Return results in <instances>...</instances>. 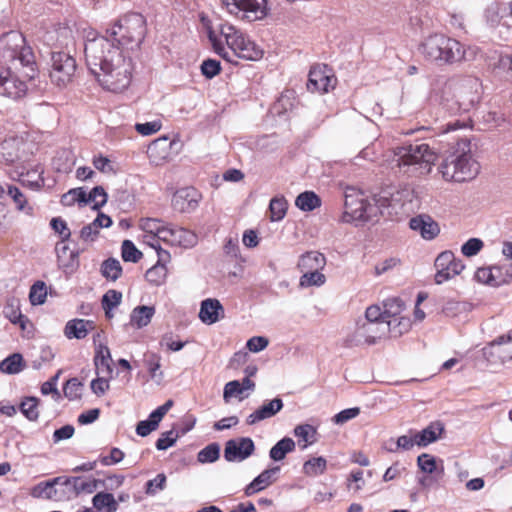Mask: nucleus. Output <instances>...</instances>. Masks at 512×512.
<instances>
[{"label": "nucleus", "mask_w": 512, "mask_h": 512, "mask_svg": "<svg viewBox=\"0 0 512 512\" xmlns=\"http://www.w3.org/2000/svg\"><path fill=\"white\" fill-rule=\"evenodd\" d=\"M145 35V18L129 13L107 28L105 35L87 38L86 65L104 89L118 93L129 87L134 70L131 53L140 48Z\"/></svg>", "instance_id": "obj_1"}, {"label": "nucleus", "mask_w": 512, "mask_h": 512, "mask_svg": "<svg viewBox=\"0 0 512 512\" xmlns=\"http://www.w3.org/2000/svg\"><path fill=\"white\" fill-rule=\"evenodd\" d=\"M201 21L214 52L224 60L238 64L236 59L258 61L263 57V50L236 26L220 22L214 27L204 15Z\"/></svg>", "instance_id": "obj_2"}, {"label": "nucleus", "mask_w": 512, "mask_h": 512, "mask_svg": "<svg viewBox=\"0 0 512 512\" xmlns=\"http://www.w3.org/2000/svg\"><path fill=\"white\" fill-rule=\"evenodd\" d=\"M477 85L476 79H441L437 81L431 96L448 114L469 111L478 97L472 89Z\"/></svg>", "instance_id": "obj_3"}, {"label": "nucleus", "mask_w": 512, "mask_h": 512, "mask_svg": "<svg viewBox=\"0 0 512 512\" xmlns=\"http://www.w3.org/2000/svg\"><path fill=\"white\" fill-rule=\"evenodd\" d=\"M424 58L437 66L452 65L461 61H470L475 57L476 49L464 45L444 34H433L421 44Z\"/></svg>", "instance_id": "obj_4"}, {"label": "nucleus", "mask_w": 512, "mask_h": 512, "mask_svg": "<svg viewBox=\"0 0 512 512\" xmlns=\"http://www.w3.org/2000/svg\"><path fill=\"white\" fill-rule=\"evenodd\" d=\"M446 181L465 182L472 180L479 173V164L471 155L468 139H460L446 151V156L439 167Z\"/></svg>", "instance_id": "obj_5"}, {"label": "nucleus", "mask_w": 512, "mask_h": 512, "mask_svg": "<svg viewBox=\"0 0 512 512\" xmlns=\"http://www.w3.org/2000/svg\"><path fill=\"white\" fill-rule=\"evenodd\" d=\"M394 154L397 157L399 168L404 172L420 169V173H428L437 160V154L426 143L397 147Z\"/></svg>", "instance_id": "obj_6"}, {"label": "nucleus", "mask_w": 512, "mask_h": 512, "mask_svg": "<svg viewBox=\"0 0 512 512\" xmlns=\"http://www.w3.org/2000/svg\"><path fill=\"white\" fill-rule=\"evenodd\" d=\"M343 222L369 221L376 216V208L363 191L347 186L344 190Z\"/></svg>", "instance_id": "obj_7"}, {"label": "nucleus", "mask_w": 512, "mask_h": 512, "mask_svg": "<svg viewBox=\"0 0 512 512\" xmlns=\"http://www.w3.org/2000/svg\"><path fill=\"white\" fill-rule=\"evenodd\" d=\"M3 57L8 61L18 60L22 66L34 64L32 49L26 45L25 37L18 31H10L0 39Z\"/></svg>", "instance_id": "obj_8"}, {"label": "nucleus", "mask_w": 512, "mask_h": 512, "mask_svg": "<svg viewBox=\"0 0 512 512\" xmlns=\"http://www.w3.org/2000/svg\"><path fill=\"white\" fill-rule=\"evenodd\" d=\"M76 72L75 59L66 52H52L50 79L58 87H66Z\"/></svg>", "instance_id": "obj_9"}, {"label": "nucleus", "mask_w": 512, "mask_h": 512, "mask_svg": "<svg viewBox=\"0 0 512 512\" xmlns=\"http://www.w3.org/2000/svg\"><path fill=\"white\" fill-rule=\"evenodd\" d=\"M386 333L384 322H369L358 320L352 336L346 339V346L353 347L362 344L373 345Z\"/></svg>", "instance_id": "obj_10"}, {"label": "nucleus", "mask_w": 512, "mask_h": 512, "mask_svg": "<svg viewBox=\"0 0 512 512\" xmlns=\"http://www.w3.org/2000/svg\"><path fill=\"white\" fill-rule=\"evenodd\" d=\"M228 12L238 15L242 12V18L248 21H256L266 16V0H221Z\"/></svg>", "instance_id": "obj_11"}, {"label": "nucleus", "mask_w": 512, "mask_h": 512, "mask_svg": "<svg viewBox=\"0 0 512 512\" xmlns=\"http://www.w3.org/2000/svg\"><path fill=\"white\" fill-rule=\"evenodd\" d=\"M435 267L437 269L435 282L442 284L456 275H459L465 266L461 260L456 259L451 251H444L436 258Z\"/></svg>", "instance_id": "obj_12"}, {"label": "nucleus", "mask_w": 512, "mask_h": 512, "mask_svg": "<svg viewBox=\"0 0 512 512\" xmlns=\"http://www.w3.org/2000/svg\"><path fill=\"white\" fill-rule=\"evenodd\" d=\"M255 451L254 441L250 437L230 439L225 443L224 458L227 462H242Z\"/></svg>", "instance_id": "obj_13"}, {"label": "nucleus", "mask_w": 512, "mask_h": 512, "mask_svg": "<svg viewBox=\"0 0 512 512\" xmlns=\"http://www.w3.org/2000/svg\"><path fill=\"white\" fill-rule=\"evenodd\" d=\"M162 241L172 246L190 249L197 245L198 236L189 229L168 224L167 230L162 233Z\"/></svg>", "instance_id": "obj_14"}, {"label": "nucleus", "mask_w": 512, "mask_h": 512, "mask_svg": "<svg viewBox=\"0 0 512 512\" xmlns=\"http://www.w3.org/2000/svg\"><path fill=\"white\" fill-rule=\"evenodd\" d=\"M336 78L327 65L311 68L308 76L307 89L311 92L326 93L334 88Z\"/></svg>", "instance_id": "obj_15"}, {"label": "nucleus", "mask_w": 512, "mask_h": 512, "mask_svg": "<svg viewBox=\"0 0 512 512\" xmlns=\"http://www.w3.org/2000/svg\"><path fill=\"white\" fill-rule=\"evenodd\" d=\"M476 278L490 286L499 287L512 280V268L509 266H492L481 268L476 272Z\"/></svg>", "instance_id": "obj_16"}, {"label": "nucleus", "mask_w": 512, "mask_h": 512, "mask_svg": "<svg viewBox=\"0 0 512 512\" xmlns=\"http://www.w3.org/2000/svg\"><path fill=\"white\" fill-rule=\"evenodd\" d=\"M3 73L4 77L0 82V95L13 100L23 98L27 93L26 82L20 80L10 69L3 71Z\"/></svg>", "instance_id": "obj_17"}, {"label": "nucleus", "mask_w": 512, "mask_h": 512, "mask_svg": "<svg viewBox=\"0 0 512 512\" xmlns=\"http://www.w3.org/2000/svg\"><path fill=\"white\" fill-rule=\"evenodd\" d=\"M200 198L195 188L186 187L175 192L172 197V206L178 212L190 213L198 207Z\"/></svg>", "instance_id": "obj_18"}, {"label": "nucleus", "mask_w": 512, "mask_h": 512, "mask_svg": "<svg viewBox=\"0 0 512 512\" xmlns=\"http://www.w3.org/2000/svg\"><path fill=\"white\" fill-rule=\"evenodd\" d=\"M402 194V192L397 191L396 193L389 194V196L386 194L375 196L372 199V204L376 208V215L378 213L387 216L399 214L404 206L401 202Z\"/></svg>", "instance_id": "obj_19"}, {"label": "nucleus", "mask_w": 512, "mask_h": 512, "mask_svg": "<svg viewBox=\"0 0 512 512\" xmlns=\"http://www.w3.org/2000/svg\"><path fill=\"white\" fill-rule=\"evenodd\" d=\"M409 227L419 232L422 238L432 240L440 233L438 223L429 215L421 214L410 219Z\"/></svg>", "instance_id": "obj_20"}, {"label": "nucleus", "mask_w": 512, "mask_h": 512, "mask_svg": "<svg viewBox=\"0 0 512 512\" xmlns=\"http://www.w3.org/2000/svg\"><path fill=\"white\" fill-rule=\"evenodd\" d=\"M57 263L65 273H73L79 267V251L71 250L65 243H58L55 247Z\"/></svg>", "instance_id": "obj_21"}, {"label": "nucleus", "mask_w": 512, "mask_h": 512, "mask_svg": "<svg viewBox=\"0 0 512 512\" xmlns=\"http://www.w3.org/2000/svg\"><path fill=\"white\" fill-rule=\"evenodd\" d=\"M224 308L215 298H207L201 302L199 319L206 325H212L224 318Z\"/></svg>", "instance_id": "obj_22"}, {"label": "nucleus", "mask_w": 512, "mask_h": 512, "mask_svg": "<svg viewBox=\"0 0 512 512\" xmlns=\"http://www.w3.org/2000/svg\"><path fill=\"white\" fill-rule=\"evenodd\" d=\"M283 406V400L279 397L264 402L258 409L247 416L246 423L248 425H254L260 421L272 418Z\"/></svg>", "instance_id": "obj_23"}, {"label": "nucleus", "mask_w": 512, "mask_h": 512, "mask_svg": "<svg viewBox=\"0 0 512 512\" xmlns=\"http://www.w3.org/2000/svg\"><path fill=\"white\" fill-rule=\"evenodd\" d=\"M58 477L52 478L48 481H42L33 486L30 490V495L36 499H45L53 501H61V492H59Z\"/></svg>", "instance_id": "obj_24"}, {"label": "nucleus", "mask_w": 512, "mask_h": 512, "mask_svg": "<svg viewBox=\"0 0 512 512\" xmlns=\"http://www.w3.org/2000/svg\"><path fill=\"white\" fill-rule=\"evenodd\" d=\"M280 471V467H272L269 469H265L262 471L257 477L253 479L251 483H249L245 489L246 496H252L253 494L262 491L269 485H271L276 479L275 475Z\"/></svg>", "instance_id": "obj_25"}, {"label": "nucleus", "mask_w": 512, "mask_h": 512, "mask_svg": "<svg viewBox=\"0 0 512 512\" xmlns=\"http://www.w3.org/2000/svg\"><path fill=\"white\" fill-rule=\"evenodd\" d=\"M94 329V322L85 319L69 320L64 328V335L68 339H84Z\"/></svg>", "instance_id": "obj_26"}, {"label": "nucleus", "mask_w": 512, "mask_h": 512, "mask_svg": "<svg viewBox=\"0 0 512 512\" xmlns=\"http://www.w3.org/2000/svg\"><path fill=\"white\" fill-rule=\"evenodd\" d=\"M4 316L14 325H18L21 330L26 329V325L29 322L27 316L22 314L20 310V301L17 298L7 299L4 309Z\"/></svg>", "instance_id": "obj_27"}, {"label": "nucleus", "mask_w": 512, "mask_h": 512, "mask_svg": "<svg viewBox=\"0 0 512 512\" xmlns=\"http://www.w3.org/2000/svg\"><path fill=\"white\" fill-rule=\"evenodd\" d=\"M444 431V424L441 421L431 422L426 428L419 432H415L419 447H426L429 444L438 440Z\"/></svg>", "instance_id": "obj_28"}, {"label": "nucleus", "mask_w": 512, "mask_h": 512, "mask_svg": "<svg viewBox=\"0 0 512 512\" xmlns=\"http://www.w3.org/2000/svg\"><path fill=\"white\" fill-rule=\"evenodd\" d=\"M326 265L325 256L317 251H309L300 256L298 268L301 272L322 270Z\"/></svg>", "instance_id": "obj_29"}, {"label": "nucleus", "mask_w": 512, "mask_h": 512, "mask_svg": "<svg viewBox=\"0 0 512 512\" xmlns=\"http://www.w3.org/2000/svg\"><path fill=\"white\" fill-rule=\"evenodd\" d=\"M94 364L97 374L111 376L113 372L112 358L109 348L106 345L99 344L94 356Z\"/></svg>", "instance_id": "obj_30"}, {"label": "nucleus", "mask_w": 512, "mask_h": 512, "mask_svg": "<svg viewBox=\"0 0 512 512\" xmlns=\"http://www.w3.org/2000/svg\"><path fill=\"white\" fill-rule=\"evenodd\" d=\"M169 223H165L158 218H142L140 220V228L148 233L150 239L148 242L162 241V233L167 230Z\"/></svg>", "instance_id": "obj_31"}, {"label": "nucleus", "mask_w": 512, "mask_h": 512, "mask_svg": "<svg viewBox=\"0 0 512 512\" xmlns=\"http://www.w3.org/2000/svg\"><path fill=\"white\" fill-rule=\"evenodd\" d=\"M417 465L419 469L429 475L441 477L444 473L443 461H437L436 457L428 453H422L417 458Z\"/></svg>", "instance_id": "obj_32"}, {"label": "nucleus", "mask_w": 512, "mask_h": 512, "mask_svg": "<svg viewBox=\"0 0 512 512\" xmlns=\"http://www.w3.org/2000/svg\"><path fill=\"white\" fill-rule=\"evenodd\" d=\"M155 314L153 306H137L130 314V325L134 328L141 329L146 327Z\"/></svg>", "instance_id": "obj_33"}, {"label": "nucleus", "mask_w": 512, "mask_h": 512, "mask_svg": "<svg viewBox=\"0 0 512 512\" xmlns=\"http://www.w3.org/2000/svg\"><path fill=\"white\" fill-rule=\"evenodd\" d=\"M43 169L37 165L35 168L22 171L18 174V180L23 186L29 187L32 190H39L44 185V179L42 177Z\"/></svg>", "instance_id": "obj_34"}, {"label": "nucleus", "mask_w": 512, "mask_h": 512, "mask_svg": "<svg viewBox=\"0 0 512 512\" xmlns=\"http://www.w3.org/2000/svg\"><path fill=\"white\" fill-rule=\"evenodd\" d=\"M93 507L99 512H116L118 501L108 492H98L92 498Z\"/></svg>", "instance_id": "obj_35"}, {"label": "nucleus", "mask_w": 512, "mask_h": 512, "mask_svg": "<svg viewBox=\"0 0 512 512\" xmlns=\"http://www.w3.org/2000/svg\"><path fill=\"white\" fill-rule=\"evenodd\" d=\"M296 444L290 437H284L279 440L269 451V457L273 461H282L286 455L295 450Z\"/></svg>", "instance_id": "obj_36"}, {"label": "nucleus", "mask_w": 512, "mask_h": 512, "mask_svg": "<svg viewBox=\"0 0 512 512\" xmlns=\"http://www.w3.org/2000/svg\"><path fill=\"white\" fill-rule=\"evenodd\" d=\"M411 320L409 317H394L385 321L386 332L388 331L392 337H400L411 329Z\"/></svg>", "instance_id": "obj_37"}, {"label": "nucleus", "mask_w": 512, "mask_h": 512, "mask_svg": "<svg viewBox=\"0 0 512 512\" xmlns=\"http://www.w3.org/2000/svg\"><path fill=\"white\" fill-rule=\"evenodd\" d=\"M72 482L74 483V491L77 492L78 496L80 494H92L100 487V484H104L101 479L80 476L72 477Z\"/></svg>", "instance_id": "obj_38"}, {"label": "nucleus", "mask_w": 512, "mask_h": 512, "mask_svg": "<svg viewBox=\"0 0 512 512\" xmlns=\"http://www.w3.org/2000/svg\"><path fill=\"white\" fill-rule=\"evenodd\" d=\"M6 194L9 197H11V199L15 203L18 211H21L29 216L33 215V213H34L33 207L28 204L26 197L19 190L18 187L14 186V185H8Z\"/></svg>", "instance_id": "obj_39"}, {"label": "nucleus", "mask_w": 512, "mask_h": 512, "mask_svg": "<svg viewBox=\"0 0 512 512\" xmlns=\"http://www.w3.org/2000/svg\"><path fill=\"white\" fill-rule=\"evenodd\" d=\"M327 460L322 457H312L303 464L302 471L308 477H317L325 473Z\"/></svg>", "instance_id": "obj_40"}, {"label": "nucleus", "mask_w": 512, "mask_h": 512, "mask_svg": "<svg viewBox=\"0 0 512 512\" xmlns=\"http://www.w3.org/2000/svg\"><path fill=\"white\" fill-rule=\"evenodd\" d=\"M295 205L302 211H312L321 205V199L313 191H305L300 193Z\"/></svg>", "instance_id": "obj_41"}, {"label": "nucleus", "mask_w": 512, "mask_h": 512, "mask_svg": "<svg viewBox=\"0 0 512 512\" xmlns=\"http://www.w3.org/2000/svg\"><path fill=\"white\" fill-rule=\"evenodd\" d=\"M40 400L36 397H25L19 405V410L29 421H37L39 418Z\"/></svg>", "instance_id": "obj_42"}, {"label": "nucleus", "mask_w": 512, "mask_h": 512, "mask_svg": "<svg viewBox=\"0 0 512 512\" xmlns=\"http://www.w3.org/2000/svg\"><path fill=\"white\" fill-rule=\"evenodd\" d=\"M86 191L82 187L70 189L68 192L62 195L61 204L63 206H73L74 204H78L79 206H84L86 201Z\"/></svg>", "instance_id": "obj_43"}, {"label": "nucleus", "mask_w": 512, "mask_h": 512, "mask_svg": "<svg viewBox=\"0 0 512 512\" xmlns=\"http://www.w3.org/2000/svg\"><path fill=\"white\" fill-rule=\"evenodd\" d=\"M23 369V357L14 353L0 362V370L6 374H17Z\"/></svg>", "instance_id": "obj_44"}, {"label": "nucleus", "mask_w": 512, "mask_h": 512, "mask_svg": "<svg viewBox=\"0 0 512 512\" xmlns=\"http://www.w3.org/2000/svg\"><path fill=\"white\" fill-rule=\"evenodd\" d=\"M101 274L108 280L116 281L122 274V266L115 258L106 259L101 265Z\"/></svg>", "instance_id": "obj_45"}, {"label": "nucleus", "mask_w": 512, "mask_h": 512, "mask_svg": "<svg viewBox=\"0 0 512 512\" xmlns=\"http://www.w3.org/2000/svg\"><path fill=\"white\" fill-rule=\"evenodd\" d=\"M287 207L288 203L283 196L272 198L269 204L270 220L274 222L282 220L286 215Z\"/></svg>", "instance_id": "obj_46"}, {"label": "nucleus", "mask_w": 512, "mask_h": 512, "mask_svg": "<svg viewBox=\"0 0 512 512\" xmlns=\"http://www.w3.org/2000/svg\"><path fill=\"white\" fill-rule=\"evenodd\" d=\"M294 435L304 442L302 448L305 449L315 442L316 429L310 424L298 425L294 428Z\"/></svg>", "instance_id": "obj_47"}, {"label": "nucleus", "mask_w": 512, "mask_h": 512, "mask_svg": "<svg viewBox=\"0 0 512 512\" xmlns=\"http://www.w3.org/2000/svg\"><path fill=\"white\" fill-rule=\"evenodd\" d=\"M85 198V205L88 203H93L92 208L94 210H99L106 204L108 195L102 186H96L88 194L86 193Z\"/></svg>", "instance_id": "obj_48"}, {"label": "nucleus", "mask_w": 512, "mask_h": 512, "mask_svg": "<svg viewBox=\"0 0 512 512\" xmlns=\"http://www.w3.org/2000/svg\"><path fill=\"white\" fill-rule=\"evenodd\" d=\"M167 277V268L164 265L155 264L145 273L146 280L155 286L162 285Z\"/></svg>", "instance_id": "obj_49"}, {"label": "nucleus", "mask_w": 512, "mask_h": 512, "mask_svg": "<svg viewBox=\"0 0 512 512\" xmlns=\"http://www.w3.org/2000/svg\"><path fill=\"white\" fill-rule=\"evenodd\" d=\"M384 315L387 320L399 317L405 307V303L398 297L388 298L383 302Z\"/></svg>", "instance_id": "obj_50"}, {"label": "nucleus", "mask_w": 512, "mask_h": 512, "mask_svg": "<svg viewBox=\"0 0 512 512\" xmlns=\"http://www.w3.org/2000/svg\"><path fill=\"white\" fill-rule=\"evenodd\" d=\"M326 281V277L320 270L304 272L300 277L299 284L303 288L312 286H322Z\"/></svg>", "instance_id": "obj_51"}, {"label": "nucleus", "mask_w": 512, "mask_h": 512, "mask_svg": "<svg viewBox=\"0 0 512 512\" xmlns=\"http://www.w3.org/2000/svg\"><path fill=\"white\" fill-rule=\"evenodd\" d=\"M219 456V444L211 443L198 452L197 460L200 463H213L219 459Z\"/></svg>", "instance_id": "obj_52"}, {"label": "nucleus", "mask_w": 512, "mask_h": 512, "mask_svg": "<svg viewBox=\"0 0 512 512\" xmlns=\"http://www.w3.org/2000/svg\"><path fill=\"white\" fill-rule=\"evenodd\" d=\"M122 259L125 262L137 263L143 256L131 240H124L121 247Z\"/></svg>", "instance_id": "obj_53"}, {"label": "nucleus", "mask_w": 512, "mask_h": 512, "mask_svg": "<svg viewBox=\"0 0 512 512\" xmlns=\"http://www.w3.org/2000/svg\"><path fill=\"white\" fill-rule=\"evenodd\" d=\"M47 290L46 285L42 281L34 283L29 292V300L32 305H42L46 301Z\"/></svg>", "instance_id": "obj_54"}, {"label": "nucleus", "mask_w": 512, "mask_h": 512, "mask_svg": "<svg viewBox=\"0 0 512 512\" xmlns=\"http://www.w3.org/2000/svg\"><path fill=\"white\" fill-rule=\"evenodd\" d=\"M58 489L61 492V501L71 500L78 497L77 492L74 491V483L72 477L59 476Z\"/></svg>", "instance_id": "obj_55"}, {"label": "nucleus", "mask_w": 512, "mask_h": 512, "mask_svg": "<svg viewBox=\"0 0 512 512\" xmlns=\"http://www.w3.org/2000/svg\"><path fill=\"white\" fill-rule=\"evenodd\" d=\"M51 228L60 235L61 241L59 243H65L71 237V231L67 226V223L61 217H54L50 221Z\"/></svg>", "instance_id": "obj_56"}, {"label": "nucleus", "mask_w": 512, "mask_h": 512, "mask_svg": "<svg viewBox=\"0 0 512 512\" xmlns=\"http://www.w3.org/2000/svg\"><path fill=\"white\" fill-rule=\"evenodd\" d=\"M122 300V293L117 290H108L102 297V308L104 310H113Z\"/></svg>", "instance_id": "obj_57"}, {"label": "nucleus", "mask_w": 512, "mask_h": 512, "mask_svg": "<svg viewBox=\"0 0 512 512\" xmlns=\"http://www.w3.org/2000/svg\"><path fill=\"white\" fill-rule=\"evenodd\" d=\"M82 391V383L77 378L69 379L63 388L65 397L69 400H76L80 398Z\"/></svg>", "instance_id": "obj_58"}, {"label": "nucleus", "mask_w": 512, "mask_h": 512, "mask_svg": "<svg viewBox=\"0 0 512 512\" xmlns=\"http://www.w3.org/2000/svg\"><path fill=\"white\" fill-rule=\"evenodd\" d=\"M417 438L415 433L413 435H402L397 438L395 448H386L388 452H396L399 449L408 451L411 450L416 444Z\"/></svg>", "instance_id": "obj_59"}, {"label": "nucleus", "mask_w": 512, "mask_h": 512, "mask_svg": "<svg viewBox=\"0 0 512 512\" xmlns=\"http://www.w3.org/2000/svg\"><path fill=\"white\" fill-rule=\"evenodd\" d=\"M178 437L179 433L174 430L163 432L160 438L156 441L155 446L157 450H166L176 443Z\"/></svg>", "instance_id": "obj_60"}, {"label": "nucleus", "mask_w": 512, "mask_h": 512, "mask_svg": "<svg viewBox=\"0 0 512 512\" xmlns=\"http://www.w3.org/2000/svg\"><path fill=\"white\" fill-rule=\"evenodd\" d=\"M221 71L220 61L215 59H206L201 64V72L202 74L208 78L212 79L216 75H218Z\"/></svg>", "instance_id": "obj_61"}, {"label": "nucleus", "mask_w": 512, "mask_h": 512, "mask_svg": "<svg viewBox=\"0 0 512 512\" xmlns=\"http://www.w3.org/2000/svg\"><path fill=\"white\" fill-rule=\"evenodd\" d=\"M482 247H483L482 240H480L478 238H470L468 241H466L462 245L461 252L463 255H465L467 257H471V256H475L476 254H478L479 251L482 249Z\"/></svg>", "instance_id": "obj_62"}, {"label": "nucleus", "mask_w": 512, "mask_h": 512, "mask_svg": "<svg viewBox=\"0 0 512 512\" xmlns=\"http://www.w3.org/2000/svg\"><path fill=\"white\" fill-rule=\"evenodd\" d=\"M166 484V476L163 473L158 474L154 479L149 480L146 483V494L154 495L158 491H161L165 488Z\"/></svg>", "instance_id": "obj_63"}, {"label": "nucleus", "mask_w": 512, "mask_h": 512, "mask_svg": "<svg viewBox=\"0 0 512 512\" xmlns=\"http://www.w3.org/2000/svg\"><path fill=\"white\" fill-rule=\"evenodd\" d=\"M360 414L359 407L348 408L340 411L333 417V422L335 424L341 425L346 423L347 421L356 418Z\"/></svg>", "instance_id": "obj_64"}]
</instances>
